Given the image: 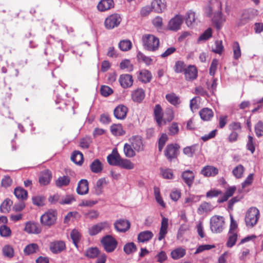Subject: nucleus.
Here are the masks:
<instances>
[{"instance_id":"1","label":"nucleus","mask_w":263,"mask_h":263,"mask_svg":"<svg viewBox=\"0 0 263 263\" xmlns=\"http://www.w3.org/2000/svg\"><path fill=\"white\" fill-rule=\"evenodd\" d=\"M143 48L149 51H155L159 47V39L153 34H145L142 37Z\"/></svg>"},{"instance_id":"2","label":"nucleus","mask_w":263,"mask_h":263,"mask_svg":"<svg viewBox=\"0 0 263 263\" xmlns=\"http://www.w3.org/2000/svg\"><path fill=\"white\" fill-rule=\"evenodd\" d=\"M260 216L259 210L255 207L250 208L246 212L245 222L247 227L252 228L256 224Z\"/></svg>"},{"instance_id":"3","label":"nucleus","mask_w":263,"mask_h":263,"mask_svg":"<svg viewBox=\"0 0 263 263\" xmlns=\"http://www.w3.org/2000/svg\"><path fill=\"white\" fill-rule=\"evenodd\" d=\"M224 226V219L221 216L215 215L211 218L210 229L212 232L219 233L221 232Z\"/></svg>"},{"instance_id":"4","label":"nucleus","mask_w":263,"mask_h":263,"mask_svg":"<svg viewBox=\"0 0 263 263\" xmlns=\"http://www.w3.org/2000/svg\"><path fill=\"white\" fill-rule=\"evenodd\" d=\"M104 249L107 253L112 252L117 248L118 241L112 236L107 235L103 237L101 240Z\"/></svg>"},{"instance_id":"5","label":"nucleus","mask_w":263,"mask_h":263,"mask_svg":"<svg viewBox=\"0 0 263 263\" xmlns=\"http://www.w3.org/2000/svg\"><path fill=\"white\" fill-rule=\"evenodd\" d=\"M57 221V212L53 210H48L40 218V222L43 226L50 227L54 224Z\"/></svg>"},{"instance_id":"6","label":"nucleus","mask_w":263,"mask_h":263,"mask_svg":"<svg viewBox=\"0 0 263 263\" xmlns=\"http://www.w3.org/2000/svg\"><path fill=\"white\" fill-rule=\"evenodd\" d=\"M257 11L249 9L243 11L241 17L237 20L236 25L238 27L242 26L252 20L256 15Z\"/></svg>"},{"instance_id":"7","label":"nucleus","mask_w":263,"mask_h":263,"mask_svg":"<svg viewBox=\"0 0 263 263\" xmlns=\"http://www.w3.org/2000/svg\"><path fill=\"white\" fill-rule=\"evenodd\" d=\"M122 21L120 14L117 13L112 14L108 16L105 20V27L107 29H112L117 27Z\"/></svg>"},{"instance_id":"8","label":"nucleus","mask_w":263,"mask_h":263,"mask_svg":"<svg viewBox=\"0 0 263 263\" xmlns=\"http://www.w3.org/2000/svg\"><path fill=\"white\" fill-rule=\"evenodd\" d=\"M24 231L28 234H39L42 232V228L37 222L29 221L25 223Z\"/></svg>"},{"instance_id":"9","label":"nucleus","mask_w":263,"mask_h":263,"mask_svg":"<svg viewBox=\"0 0 263 263\" xmlns=\"http://www.w3.org/2000/svg\"><path fill=\"white\" fill-rule=\"evenodd\" d=\"M109 229V223L107 221H103L91 226L88 230V233L90 235L94 236L98 234L102 231L107 230Z\"/></svg>"},{"instance_id":"10","label":"nucleus","mask_w":263,"mask_h":263,"mask_svg":"<svg viewBox=\"0 0 263 263\" xmlns=\"http://www.w3.org/2000/svg\"><path fill=\"white\" fill-rule=\"evenodd\" d=\"M183 17L180 15H176L168 22V29L172 31H177L180 28L183 22Z\"/></svg>"},{"instance_id":"11","label":"nucleus","mask_w":263,"mask_h":263,"mask_svg":"<svg viewBox=\"0 0 263 263\" xmlns=\"http://www.w3.org/2000/svg\"><path fill=\"white\" fill-rule=\"evenodd\" d=\"M142 138L140 136H133L129 139V143H125L124 148H140L143 146Z\"/></svg>"},{"instance_id":"12","label":"nucleus","mask_w":263,"mask_h":263,"mask_svg":"<svg viewBox=\"0 0 263 263\" xmlns=\"http://www.w3.org/2000/svg\"><path fill=\"white\" fill-rule=\"evenodd\" d=\"M218 169L213 166L208 165L204 166L200 171V174L206 177H214L218 174Z\"/></svg>"},{"instance_id":"13","label":"nucleus","mask_w":263,"mask_h":263,"mask_svg":"<svg viewBox=\"0 0 263 263\" xmlns=\"http://www.w3.org/2000/svg\"><path fill=\"white\" fill-rule=\"evenodd\" d=\"M212 21L217 29H220L222 25L225 22L226 18L222 14L221 9L216 11L212 18Z\"/></svg>"},{"instance_id":"14","label":"nucleus","mask_w":263,"mask_h":263,"mask_svg":"<svg viewBox=\"0 0 263 263\" xmlns=\"http://www.w3.org/2000/svg\"><path fill=\"white\" fill-rule=\"evenodd\" d=\"M52 173L49 170L43 171L40 175L39 182L41 185H46L48 184L52 178Z\"/></svg>"},{"instance_id":"15","label":"nucleus","mask_w":263,"mask_h":263,"mask_svg":"<svg viewBox=\"0 0 263 263\" xmlns=\"http://www.w3.org/2000/svg\"><path fill=\"white\" fill-rule=\"evenodd\" d=\"M121 86L123 88L130 87L133 84L132 76L129 74H123L120 76L119 79Z\"/></svg>"},{"instance_id":"16","label":"nucleus","mask_w":263,"mask_h":263,"mask_svg":"<svg viewBox=\"0 0 263 263\" xmlns=\"http://www.w3.org/2000/svg\"><path fill=\"white\" fill-rule=\"evenodd\" d=\"M128 111V108L123 105H119L114 110L115 117L119 120L125 118Z\"/></svg>"},{"instance_id":"17","label":"nucleus","mask_w":263,"mask_h":263,"mask_svg":"<svg viewBox=\"0 0 263 263\" xmlns=\"http://www.w3.org/2000/svg\"><path fill=\"white\" fill-rule=\"evenodd\" d=\"M113 0H101L97 5L98 10L100 12H104L114 7Z\"/></svg>"},{"instance_id":"18","label":"nucleus","mask_w":263,"mask_h":263,"mask_svg":"<svg viewBox=\"0 0 263 263\" xmlns=\"http://www.w3.org/2000/svg\"><path fill=\"white\" fill-rule=\"evenodd\" d=\"M121 158L117 151V149H113L112 153L107 157V160L109 164L113 166H117Z\"/></svg>"},{"instance_id":"19","label":"nucleus","mask_w":263,"mask_h":263,"mask_svg":"<svg viewBox=\"0 0 263 263\" xmlns=\"http://www.w3.org/2000/svg\"><path fill=\"white\" fill-rule=\"evenodd\" d=\"M184 73L187 81H193L197 77V70L194 66L190 65L184 69Z\"/></svg>"},{"instance_id":"20","label":"nucleus","mask_w":263,"mask_h":263,"mask_svg":"<svg viewBox=\"0 0 263 263\" xmlns=\"http://www.w3.org/2000/svg\"><path fill=\"white\" fill-rule=\"evenodd\" d=\"M115 229L120 232H125L130 228V222L128 220L120 219L114 224Z\"/></svg>"},{"instance_id":"21","label":"nucleus","mask_w":263,"mask_h":263,"mask_svg":"<svg viewBox=\"0 0 263 263\" xmlns=\"http://www.w3.org/2000/svg\"><path fill=\"white\" fill-rule=\"evenodd\" d=\"M49 247L50 250L52 253L57 254L65 249V244L63 241H55L51 242Z\"/></svg>"},{"instance_id":"22","label":"nucleus","mask_w":263,"mask_h":263,"mask_svg":"<svg viewBox=\"0 0 263 263\" xmlns=\"http://www.w3.org/2000/svg\"><path fill=\"white\" fill-rule=\"evenodd\" d=\"M89 191L88 182L86 179H81L78 184L77 192L79 195H85Z\"/></svg>"},{"instance_id":"23","label":"nucleus","mask_w":263,"mask_h":263,"mask_svg":"<svg viewBox=\"0 0 263 263\" xmlns=\"http://www.w3.org/2000/svg\"><path fill=\"white\" fill-rule=\"evenodd\" d=\"M145 98V92L142 88H138L132 92V99L135 102L140 103Z\"/></svg>"},{"instance_id":"24","label":"nucleus","mask_w":263,"mask_h":263,"mask_svg":"<svg viewBox=\"0 0 263 263\" xmlns=\"http://www.w3.org/2000/svg\"><path fill=\"white\" fill-rule=\"evenodd\" d=\"M194 177V174L191 171H185L182 173V178L189 186H191L193 184Z\"/></svg>"},{"instance_id":"25","label":"nucleus","mask_w":263,"mask_h":263,"mask_svg":"<svg viewBox=\"0 0 263 263\" xmlns=\"http://www.w3.org/2000/svg\"><path fill=\"white\" fill-rule=\"evenodd\" d=\"M152 76L151 73L147 70L143 69L139 71L138 79L143 83H148L151 81Z\"/></svg>"},{"instance_id":"26","label":"nucleus","mask_w":263,"mask_h":263,"mask_svg":"<svg viewBox=\"0 0 263 263\" xmlns=\"http://www.w3.org/2000/svg\"><path fill=\"white\" fill-rule=\"evenodd\" d=\"M165 6L162 0H154L152 2V9L157 13L162 12L165 9Z\"/></svg>"},{"instance_id":"27","label":"nucleus","mask_w":263,"mask_h":263,"mask_svg":"<svg viewBox=\"0 0 263 263\" xmlns=\"http://www.w3.org/2000/svg\"><path fill=\"white\" fill-rule=\"evenodd\" d=\"M91 171L94 173H101L103 168V164L98 159H95L92 162L90 165Z\"/></svg>"},{"instance_id":"28","label":"nucleus","mask_w":263,"mask_h":263,"mask_svg":"<svg viewBox=\"0 0 263 263\" xmlns=\"http://www.w3.org/2000/svg\"><path fill=\"white\" fill-rule=\"evenodd\" d=\"M153 237V233L150 231H145L140 232L138 236L139 242H145L149 241Z\"/></svg>"},{"instance_id":"29","label":"nucleus","mask_w":263,"mask_h":263,"mask_svg":"<svg viewBox=\"0 0 263 263\" xmlns=\"http://www.w3.org/2000/svg\"><path fill=\"white\" fill-rule=\"evenodd\" d=\"M106 184V181L104 178L98 180L94 186L95 193L97 195H101L103 192L104 186Z\"/></svg>"},{"instance_id":"30","label":"nucleus","mask_w":263,"mask_h":263,"mask_svg":"<svg viewBox=\"0 0 263 263\" xmlns=\"http://www.w3.org/2000/svg\"><path fill=\"white\" fill-rule=\"evenodd\" d=\"M200 116L203 121H209L213 117V112L208 108L202 109L199 112Z\"/></svg>"},{"instance_id":"31","label":"nucleus","mask_w":263,"mask_h":263,"mask_svg":"<svg viewBox=\"0 0 263 263\" xmlns=\"http://www.w3.org/2000/svg\"><path fill=\"white\" fill-rule=\"evenodd\" d=\"M154 115L157 123L161 125L163 118L162 109L159 104H157L154 108Z\"/></svg>"},{"instance_id":"32","label":"nucleus","mask_w":263,"mask_h":263,"mask_svg":"<svg viewBox=\"0 0 263 263\" xmlns=\"http://www.w3.org/2000/svg\"><path fill=\"white\" fill-rule=\"evenodd\" d=\"M14 194L17 199L21 200H26L27 198L28 193L27 191L21 187H16Z\"/></svg>"},{"instance_id":"33","label":"nucleus","mask_w":263,"mask_h":263,"mask_svg":"<svg viewBox=\"0 0 263 263\" xmlns=\"http://www.w3.org/2000/svg\"><path fill=\"white\" fill-rule=\"evenodd\" d=\"M2 253L5 257L11 258L14 255L13 248L10 245H5L2 248Z\"/></svg>"},{"instance_id":"34","label":"nucleus","mask_w":263,"mask_h":263,"mask_svg":"<svg viewBox=\"0 0 263 263\" xmlns=\"http://www.w3.org/2000/svg\"><path fill=\"white\" fill-rule=\"evenodd\" d=\"M110 131L112 134L116 136H122L125 134V131L120 124L112 125L110 126Z\"/></svg>"},{"instance_id":"35","label":"nucleus","mask_w":263,"mask_h":263,"mask_svg":"<svg viewBox=\"0 0 263 263\" xmlns=\"http://www.w3.org/2000/svg\"><path fill=\"white\" fill-rule=\"evenodd\" d=\"M185 22L188 27H191L194 25L196 22L195 13L189 11L186 14Z\"/></svg>"},{"instance_id":"36","label":"nucleus","mask_w":263,"mask_h":263,"mask_svg":"<svg viewBox=\"0 0 263 263\" xmlns=\"http://www.w3.org/2000/svg\"><path fill=\"white\" fill-rule=\"evenodd\" d=\"M185 253V250L183 248L179 247L172 251L171 256L174 259H178L183 257Z\"/></svg>"},{"instance_id":"37","label":"nucleus","mask_w":263,"mask_h":263,"mask_svg":"<svg viewBox=\"0 0 263 263\" xmlns=\"http://www.w3.org/2000/svg\"><path fill=\"white\" fill-rule=\"evenodd\" d=\"M70 178L67 176L60 177L55 181V185L59 187L67 186L70 182Z\"/></svg>"},{"instance_id":"38","label":"nucleus","mask_w":263,"mask_h":263,"mask_svg":"<svg viewBox=\"0 0 263 263\" xmlns=\"http://www.w3.org/2000/svg\"><path fill=\"white\" fill-rule=\"evenodd\" d=\"M117 166L126 170H132L135 165L129 160L121 158Z\"/></svg>"},{"instance_id":"39","label":"nucleus","mask_w":263,"mask_h":263,"mask_svg":"<svg viewBox=\"0 0 263 263\" xmlns=\"http://www.w3.org/2000/svg\"><path fill=\"white\" fill-rule=\"evenodd\" d=\"M71 160L76 164H81L83 160L82 153L78 151H74L71 156Z\"/></svg>"},{"instance_id":"40","label":"nucleus","mask_w":263,"mask_h":263,"mask_svg":"<svg viewBox=\"0 0 263 263\" xmlns=\"http://www.w3.org/2000/svg\"><path fill=\"white\" fill-rule=\"evenodd\" d=\"M165 98L169 103L174 106L179 105L180 103L179 98L174 93L167 94Z\"/></svg>"},{"instance_id":"41","label":"nucleus","mask_w":263,"mask_h":263,"mask_svg":"<svg viewBox=\"0 0 263 263\" xmlns=\"http://www.w3.org/2000/svg\"><path fill=\"white\" fill-rule=\"evenodd\" d=\"M12 201L9 199H5L0 206V211L2 213H8L10 210L11 206L12 205Z\"/></svg>"},{"instance_id":"42","label":"nucleus","mask_w":263,"mask_h":263,"mask_svg":"<svg viewBox=\"0 0 263 263\" xmlns=\"http://www.w3.org/2000/svg\"><path fill=\"white\" fill-rule=\"evenodd\" d=\"M39 250V246L36 243H31L25 247L24 252L26 255H30L36 252Z\"/></svg>"},{"instance_id":"43","label":"nucleus","mask_w":263,"mask_h":263,"mask_svg":"<svg viewBox=\"0 0 263 263\" xmlns=\"http://www.w3.org/2000/svg\"><path fill=\"white\" fill-rule=\"evenodd\" d=\"M121 69L125 70L126 72H131L133 70L134 66L129 60L125 59L120 64Z\"/></svg>"},{"instance_id":"44","label":"nucleus","mask_w":263,"mask_h":263,"mask_svg":"<svg viewBox=\"0 0 263 263\" xmlns=\"http://www.w3.org/2000/svg\"><path fill=\"white\" fill-rule=\"evenodd\" d=\"M101 253L97 248H90L86 251L85 256L90 258H94L98 257Z\"/></svg>"},{"instance_id":"45","label":"nucleus","mask_w":263,"mask_h":263,"mask_svg":"<svg viewBox=\"0 0 263 263\" xmlns=\"http://www.w3.org/2000/svg\"><path fill=\"white\" fill-rule=\"evenodd\" d=\"M212 205L208 202H203L200 204L198 209V212L200 214H202L204 212H210L213 210Z\"/></svg>"},{"instance_id":"46","label":"nucleus","mask_w":263,"mask_h":263,"mask_svg":"<svg viewBox=\"0 0 263 263\" xmlns=\"http://www.w3.org/2000/svg\"><path fill=\"white\" fill-rule=\"evenodd\" d=\"M154 195L156 201L162 208L165 207V203L161 196L160 189L158 187H154Z\"/></svg>"},{"instance_id":"47","label":"nucleus","mask_w":263,"mask_h":263,"mask_svg":"<svg viewBox=\"0 0 263 263\" xmlns=\"http://www.w3.org/2000/svg\"><path fill=\"white\" fill-rule=\"evenodd\" d=\"M132 46V42L128 40H123L119 43V47L123 51H128L131 49Z\"/></svg>"},{"instance_id":"48","label":"nucleus","mask_w":263,"mask_h":263,"mask_svg":"<svg viewBox=\"0 0 263 263\" xmlns=\"http://www.w3.org/2000/svg\"><path fill=\"white\" fill-rule=\"evenodd\" d=\"M123 250L126 254L129 255L135 252L137 247L134 242H128L124 245Z\"/></svg>"},{"instance_id":"49","label":"nucleus","mask_w":263,"mask_h":263,"mask_svg":"<svg viewBox=\"0 0 263 263\" xmlns=\"http://www.w3.org/2000/svg\"><path fill=\"white\" fill-rule=\"evenodd\" d=\"M160 174L164 179H172L174 178L173 171L170 168H161Z\"/></svg>"},{"instance_id":"50","label":"nucleus","mask_w":263,"mask_h":263,"mask_svg":"<svg viewBox=\"0 0 263 263\" xmlns=\"http://www.w3.org/2000/svg\"><path fill=\"white\" fill-rule=\"evenodd\" d=\"M178 149H165L164 151V155L168 160H172L173 159L176 158L178 155Z\"/></svg>"},{"instance_id":"51","label":"nucleus","mask_w":263,"mask_h":263,"mask_svg":"<svg viewBox=\"0 0 263 263\" xmlns=\"http://www.w3.org/2000/svg\"><path fill=\"white\" fill-rule=\"evenodd\" d=\"M237 239V235L236 233L229 232L228 240L227 242V246L229 248H232L236 243Z\"/></svg>"},{"instance_id":"52","label":"nucleus","mask_w":263,"mask_h":263,"mask_svg":"<svg viewBox=\"0 0 263 263\" xmlns=\"http://www.w3.org/2000/svg\"><path fill=\"white\" fill-rule=\"evenodd\" d=\"M223 50L222 41H216L214 46L212 48V51L216 53L221 54Z\"/></svg>"},{"instance_id":"53","label":"nucleus","mask_w":263,"mask_h":263,"mask_svg":"<svg viewBox=\"0 0 263 263\" xmlns=\"http://www.w3.org/2000/svg\"><path fill=\"white\" fill-rule=\"evenodd\" d=\"M244 170L243 166L239 164L233 169L232 173L236 178H241L243 176Z\"/></svg>"},{"instance_id":"54","label":"nucleus","mask_w":263,"mask_h":263,"mask_svg":"<svg viewBox=\"0 0 263 263\" xmlns=\"http://www.w3.org/2000/svg\"><path fill=\"white\" fill-rule=\"evenodd\" d=\"M11 235V230L9 227L3 224L0 227V235L3 237H8Z\"/></svg>"},{"instance_id":"55","label":"nucleus","mask_w":263,"mask_h":263,"mask_svg":"<svg viewBox=\"0 0 263 263\" xmlns=\"http://www.w3.org/2000/svg\"><path fill=\"white\" fill-rule=\"evenodd\" d=\"M233 58L235 60L238 59L241 57V50L240 46L237 42H235L233 45Z\"/></svg>"},{"instance_id":"56","label":"nucleus","mask_w":263,"mask_h":263,"mask_svg":"<svg viewBox=\"0 0 263 263\" xmlns=\"http://www.w3.org/2000/svg\"><path fill=\"white\" fill-rule=\"evenodd\" d=\"M80 234L77 230H73L70 233V237L74 246L78 248V243L80 238Z\"/></svg>"},{"instance_id":"57","label":"nucleus","mask_w":263,"mask_h":263,"mask_svg":"<svg viewBox=\"0 0 263 263\" xmlns=\"http://www.w3.org/2000/svg\"><path fill=\"white\" fill-rule=\"evenodd\" d=\"M137 58L139 61L143 62L147 65H150L152 61V59L151 58L146 57L141 52H138L137 54Z\"/></svg>"},{"instance_id":"58","label":"nucleus","mask_w":263,"mask_h":263,"mask_svg":"<svg viewBox=\"0 0 263 263\" xmlns=\"http://www.w3.org/2000/svg\"><path fill=\"white\" fill-rule=\"evenodd\" d=\"M212 31L211 28H208L198 38V41H205L212 36Z\"/></svg>"},{"instance_id":"59","label":"nucleus","mask_w":263,"mask_h":263,"mask_svg":"<svg viewBox=\"0 0 263 263\" xmlns=\"http://www.w3.org/2000/svg\"><path fill=\"white\" fill-rule=\"evenodd\" d=\"M174 70L177 73H181L182 71L184 72L185 64L182 61H177L176 62L174 67Z\"/></svg>"},{"instance_id":"60","label":"nucleus","mask_w":263,"mask_h":263,"mask_svg":"<svg viewBox=\"0 0 263 263\" xmlns=\"http://www.w3.org/2000/svg\"><path fill=\"white\" fill-rule=\"evenodd\" d=\"M75 200L74 197L71 195H68L63 198L59 201L61 204H70Z\"/></svg>"},{"instance_id":"61","label":"nucleus","mask_w":263,"mask_h":263,"mask_svg":"<svg viewBox=\"0 0 263 263\" xmlns=\"http://www.w3.org/2000/svg\"><path fill=\"white\" fill-rule=\"evenodd\" d=\"M256 135L257 137L263 136V123L261 121L257 122L255 127Z\"/></svg>"},{"instance_id":"62","label":"nucleus","mask_w":263,"mask_h":263,"mask_svg":"<svg viewBox=\"0 0 263 263\" xmlns=\"http://www.w3.org/2000/svg\"><path fill=\"white\" fill-rule=\"evenodd\" d=\"M101 93L104 97H107L112 93V90L107 86H102L100 89Z\"/></svg>"},{"instance_id":"63","label":"nucleus","mask_w":263,"mask_h":263,"mask_svg":"<svg viewBox=\"0 0 263 263\" xmlns=\"http://www.w3.org/2000/svg\"><path fill=\"white\" fill-rule=\"evenodd\" d=\"M200 197L198 196L191 195L185 199L184 203L192 204L193 203L199 201Z\"/></svg>"},{"instance_id":"64","label":"nucleus","mask_w":263,"mask_h":263,"mask_svg":"<svg viewBox=\"0 0 263 263\" xmlns=\"http://www.w3.org/2000/svg\"><path fill=\"white\" fill-rule=\"evenodd\" d=\"M99 213L97 211L91 210L85 214L86 218L90 219H96L99 216Z\"/></svg>"}]
</instances>
